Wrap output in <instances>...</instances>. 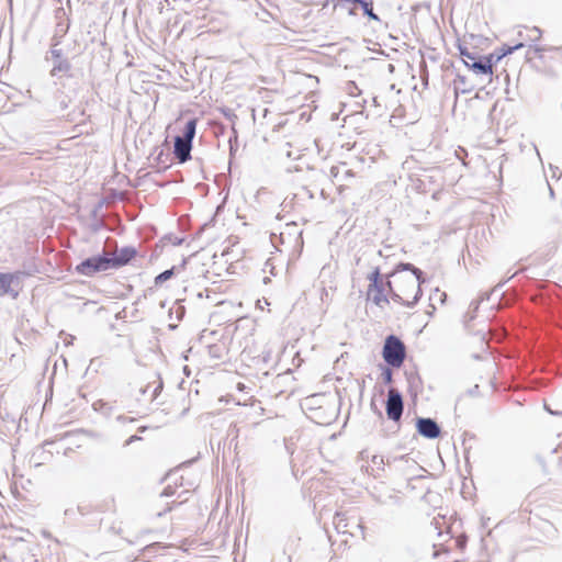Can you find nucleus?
<instances>
[{"label": "nucleus", "instance_id": "nucleus-1", "mask_svg": "<svg viewBox=\"0 0 562 562\" xmlns=\"http://www.w3.org/2000/svg\"><path fill=\"white\" fill-rule=\"evenodd\" d=\"M389 277L393 278L386 282L392 300L407 307L415 306L423 294V271L412 263L401 262Z\"/></svg>", "mask_w": 562, "mask_h": 562}, {"label": "nucleus", "instance_id": "nucleus-2", "mask_svg": "<svg viewBox=\"0 0 562 562\" xmlns=\"http://www.w3.org/2000/svg\"><path fill=\"white\" fill-rule=\"evenodd\" d=\"M382 355L389 366L400 368L406 356L405 345L396 336L390 335L384 341Z\"/></svg>", "mask_w": 562, "mask_h": 562}, {"label": "nucleus", "instance_id": "nucleus-3", "mask_svg": "<svg viewBox=\"0 0 562 562\" xmlns=\"http://www.w3.org/2000/svg\"><path fill=\"white\" fill-rule=\"evenodd\" d=\"M112 269L110 261V252L103 251L102 255L85 259L76 267V271L80 274L91 277L97 272Z\"/></svg>", "mask_w": 562, "mask_h": 562}, {"label": "nucleus", "instance_id": "nucleus-4", "mask_svg": "<svg viewBox=\"0 0 562 562\" xmlns=\"http://www.w3.org/2000/svg\"><path fill=\"white\" fill-rule=\"evenodd\" d=\"M24 276L29 274L22 271L0 272V296L9 295L15 300L22 289V278Z\"/></svg>", "mask_w": 562, "mask_h": 562}, {"label": "nucleus", "instance_id": "nucleus-5", "mask_svg": "<svg viewBox=\"0 0 562 562\" xmlns=\"http://www.w3.org/2000/svg\"><path fill=\"white\" fill-rule=\"evenodd\" d=\"M460 53H461V56L463 58L465 66H468L470 69H472L475 74L491 75L493 72L491 58L479 57L475 54L470 53L462 48H461Z\"/></svg>", "mask_w": 562, "mask_h": 562}, {"label": "nucleus", "instance_id": "nucleus-6", "mask_svg": "<svg viewBox=\"0 0 562 562\" xmlns=\"http://www.w3.org/2000/svg\"><path fill=\"white\" fill-rule=\"evenodd\" d=\"M403 398L400 392L391 389L387 393L386 400V415L390 419L397 422L403 414Z\"/></svg>", "mask_w": 562, "mask_h": 562}, {"label": "nucleus", "instance_id": "nucleus-7", "mask_svg": "<svg viewBox=\"0 0 562 562\" xmlns=\"http://www.w3.org/2000/svg\"><path fill=\"white\" fill-rule=\"evenodd\" d=\"M58 43L52 45L50 55L54 60L50 76L55 77L59 74H67L71 69V65L68 59L63 57V50L57 48Z\"/></svg>", "mask_w": 562, "mask_h": 562}, {"label": "nucleus", "instance_id": "nucleus-8", "mask_svg": "<svg viewBox=\"0 0 562 562\" xmlns=\"http://www.w3.org/2000/svg\"><path fill=\"white\" fill-rule=\"evenodd\" d=\"M417 431L425 438L435 439L440 435V427L431 418H418L416 423Z\"/></svg>", "mask_w": 562, "mask_h": 562}, {"label": "nucleus", "instance_id": "nucleus-9", "mask_svg": "<svg viewBox=\"0 0 562 562\" xmlns=\"http://www.w3.org/2000/svg\"><path fill=\"white\" fill-rule=\"evenodd\" d=\"M136 249L131 246L121 248L114 256L110 254V261L112 268L125 266L136 256Z\"/></svg>", "mask_w": 562, "mask_h": 562}, {"label": "nucleus", "instance_id": "nucleus-10", "mask_svg": "<svg viewBox=\"0 0 562 562\" xmlns=\"http://www.w3.org/2000/svg\"><path fill=\"white\" fill-rule=\"evenodd\" d=\"M191 142L182 139L180 136L175 137L173 154L179 162H186L191 158Z\"/></svg>", "mask_w": 562, "mask_h": 562}, {"label": "nucleus", "instance_id": "nucleus-11", "mask_svg": "<svg viewBox=\"0 0 562 562\" xmlns=\"http://www.w3.org/2000/svg\"><path fill=\"white\" fill-rule=\"evenodd\" d=\"M368 300L372 301L378 306H382L383 303L387 304L389 299L384 294L383 284H369Z\"/></svg>", "mask_w": 562, "mask_h": 562}, {"label": "nucleus", "instance_id": "nucleus-12", "mask_svg": "<svg viewBox=\"0 0 562 562\" xmlns=\"http://www.w3.org/2000/svg\"><path fill=\"white\" fill-rule=\"evenodd\" d=\"M196 119L189 120L184 126L183 135H181L180 138L192 143L196 131Z\"/></svg>", "mask_w": 562, "mask_h": 562}, {"label": "nucleus", "instance_id": "nucleus-13", "mask_svg": "<svg viewBox=\"0 0 562 562\" xmlns=\"http://www.w3.org/2000/svg\"><path fill=\"white\" fill-rule=\"evenodd\" d=\"M362 10H363V13L371 20H375V21H379V16L373 12V3L372 1H366V0H360V2L358 3Z\"/></svg>", "mask_w": 562, "mask_h": 562}, {"label": "nucleus", "instance_id": "nucleus-14", "mask_svg": "<svg viewBox=\"0 0 562 562\" xmlns=\"http://www.w3.org/2000/svg\"><path fill=\"white\" fill-rule=\"evenodd\" d=\"M173 276V268L165 270L155 278V284L160 285Z\"/></svg>", "mask_w": 562, "mask_h": 562}, {"label": "nucleus", "instance_id": "nucleus-15", "mask_svg": "<svg viewBox=\"0 0 562 562\" xmlns=\"http://www.w3.org/2000/svg\"><path fill=\"white\" fill-rule=\"evenodd\" d=\"M345 521V515L344 514H340V513H337L334 517V524L337 528L338 531H342V532H346L347 530H345V527L347 525H344L342 522Z\"/></svg>", "mask_w": 562, "mask_h": 562}, {"label": "nucleus", "instance_id": "nucleus-16", "mask_svg": "<svg viewBox=\"0 0 562 562\" xmlns=\"http://www.w3.org/2000/svg\"><path fill=\"white\" fill-rule=\"evenodd\" d=\"M368 280L370 281V284H382V282L380 281V270L379 268H375L369 276H368Z\"/></svg>", "mask_w": 562, "mask_h": 562}, {"label": "nucleus", "instance_id": "nucleus-17", "mask_svg": "<svg viewBox=\"0 0 562 562\" xmlns=\"http://www.w3.org/2000/svg\"><path fill=\"white\" fill-rule=\"evenodd\" d=\"M524 46L522 43H518L514 46H507L505 49H504V54L503 55H507V54H512L513 52L521 48Z\"/></svg>", "mask_w": 562, "mask_h": 562}, {"label": "nucleus", "instance_id": "nucleus-18", "mask_svg": "<svg viewBox=\"0 0 562 562\" xmlns=\"http://www.w3.org/2000/svg\"><path fill=\"white\" fill-rule=\"evenodd\" d=\"M372 463L376 465L378 468H381L384 464V460L382 456H373L372 457Z\"/></svg>", "mask_w": 562, "mask_h": 562}, {"label": "nucleus", "instance_id": "nucleus-19", "mask_svg": "<svg viewBox=\"0 0 562 562\" xmlns=\"http://www.w3.org/2000/svg\"><path fill=\"white\" fill-rule=\"evenodd\" d=\"M383 380L385 383H390L392 381V371L391 369L386 368L384 369L383 373Z\"/></svg>", "mask_w": 562, "mask_h": 562}, {"label": "nucleus", "instance_id": "nucleus-20", "mask_svg": "<svg viewBox=\"0 0 562 562\" xmlns=\"http://www.w3.org/2000/svg\"><path fill=\"white\" fill-rule=\"evenodd\" d=\"M173 494H175V490L171 486H168L160 494V497H169V496H172Z\"/></svg>", "mask_w": 562, "mask_h": 562}, {"label": "nucleus", "instance_id": "nucleus-21", "mask_svg": "<svg viewBox=\"0 0 562 562\" xmlns=\"http://www.w3.org/2000/svg\"><path fill=\"white\" fill-rule=\"evenodd\" d=\"M340 168H341V167H339V166H333V167L330 168V176H331L333 178H337V177L339 176Z\"/></svg>", "mask_w": 562, "mask_h": 562}, {"label": "nucleus", "instance_id": "nucleus-22", "mask_svg": "<svg viewBox=\"0 0 562 562\" xmlns=\"http://www.w3.org/2000/svg\"><path fill=\"white\" fill-rule=\"evenodd\" d=\"M136 440H140V437L136 436V435H133L131 436L127 441H126V445H131L132 442L136 441Z\"/></svg>", "mask_w": 562, "mask_h": 562}, {"label": "nucleus", "instance_id": "nucleus-23", "mask_svg": "<svg viewBox=\"0 0 562 562\" xmlns=\"http://www.w3.org/2000/svg\"><path fill=\"white\" fill-rule=\"evenodd\" d=\"M345 176H346V177H352V172H351V170L346 169V170H345Z\"/></svg>", "mask_w": 562, "mask_h": 562}, {"label": "nucleus", "instance_id": "nucleus-24", "mask_svg": "<svg viewBox=\"0 0 562 562\" xmlns=\"http://www.w3.org/2000/svg\"><path fill=\"white\" fill-rule=\"evenodd\" d=\"M533 32H536V33H537V38H539V37H540V34H541L540 30H539L538 27H535V29H533Z\"/></svg>", "mask_w": 562, "mask_h": 562}, {"label": "nucleus", "instance_id": "nucleus-25", "mask_svg": "<svg viewBox=\"0 0 562 562\" xmlns=\"http://www.w3.org/2000/svg\"><path fill=\"white\" fill-rule=\"evenodd\" d=\"M126 419H127V418H126V417H124V416H122V415L117 416V420H120V422H125Z\"/></svg>", "mask_w": 562, "mask_h": 562}]
</instances>
